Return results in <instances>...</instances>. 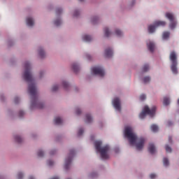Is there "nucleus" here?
Here are the masks:
<instances>
[{"label":"nucleus","instance_id":"f257e3e1","mask_svg":"<svg viewBox=\"0 0 179 179\" xmlns=\"http://www.w3.org/2000/svg\"><path fill=\"white\" fill-rule=\"evenodd\" d=\"M24 67L25 69V71L23 74L24 80H25L26 82L29 83V87H28V92L29 94L31 96V108H39L43 109L44 107V104L41 102L38 101V94H37V89L36 86L35 85L31 70V66L30 64L28 62H26L24 64Z\"/></svg>","mask_w":179,"mask_h":179},{"label":"nucleus","instance_id":"f03ea898","mask_svg":"<svg viewBox=\"0 0 179 179\" xmlns=\"http://www.w3.org/2000/svg\"><path fill=\"white\" fill-rule=\"evenodd\" d=\"M124 136L128 138L129 144L131 145H135L137 150H142L144 148L145 138H137V136L135 133L133 132V129L130 127H127L124 128Z\"/></svg>","mask_w":179,"mask_h":179},{"label":"nucleus","instance_id":"7ed1b4c3","mask_svg":"<svg viewBox=\"0 0 179 179\" xmlns=\"http://www.w3.org/2000/svg\"><path fill=\"white\" fill-rule=\"evenodd\" d=\"M102 146V142L101 141H96L95 142V148L96 152L100 153L101 158L102 159L106 160L107 159H109V151H110V146L106 145L105 146Z\"/></svg>","mask_w":179,"mask_h":179},{"label":"nucleus","instance_id":"20e7f679","mask_svg":"<svg viewBox=\"0 0 179 179\" xmlns=\"http://www.w3.org/2000/svg\"><path fill=\"white\" fill-rule=\"evenodd\" d=\"M156 106H152V108H149V106H144L142 113H140V119L143 120L147 115H148L150 117H153L155 113H156Z\"/></svg>","mask_w":179,"mask_h":179},{"label":"nucleus","instance_id":"39448f33","mask_svg":"<svg viewBox=\"0 0 179 179\" xmlns=\"http://www.w3.org/2000/svg\"><path fill=\"white\" fill-rule=\"evenodd\" d=\"M169 61L171 62V69L173 73L177 74L178 70H177V55L174 51L171 52L169 55Z\"/></svg>","mask_w":179,"mask_h":179},{"label":"nucleus","instance_id":"423d86ee","mask_svg":"<svg viewBox=\"0 0 179 179\" xmlns=\"http://www.w3.org/2000/svg\"><path fill=\"white\" fill-rule=\"evenodd\" d=\"M166 17L169 20V29L173 30L177 26V21L176 20L175 16L173 13H166Z\"/></svg>","mask_w":179,"mask_h":179},{"label":"nucleus","instance_id":"0eeeda50","mask_svg":"<svg viewBox=\"0 0 179 179\" xmlns=\"http://www.w3.org/2000/svg\"><path fill=\"white\" fill-rule=\"evenodd\" d=\"M166 24V22L164 21H157L155 22L154 25H150L148 26V33L152 34L155 32V29H156L157 27H159L160 26H165Z\"/></svg>","mask_w":179,"mask_h":179},{"label":"nucleus","instance_id":"6e6552de","mask_svg":"<svg viewBox=\"0 0 179 179\" xmlns=\"http://www.w3.org/2000/svg\"><path fill=\"white\" fill-rule=\"evenodd\" d=\"M75 156V151L74 150H71L70 152L69 153V156L65 159V169L67 170L69 169L70 164H71L72 158Z\"/></svg>","mask_w":179,"mask_h":179},{"label":"nucleus","instance_id":"1a4fd4ad","mask_svg":"<svg viewBox=\"0 0 179 179\" xmlns=\"http://www.w3.org/2000/svg\"><path fill=\"white\" fill-rule=\"evenodd\" d=\"M92 72H93L94 74L99 76L100 77H103L105 76L104 69H102L101 66H95L92 67L91 69Z\"/></svg>","mask_w":179,"mask_h":179},{"label":"nucleus","instance_id":"9d476101","mask_svg":"<svg viewBox=\"0 0 179 179\" xmlns=\"http://www.w3.org/2000/svg\"><path fill=\"white\" fill-rule=\"evenodd\" d=\"M113 105L114 106L115 109L117 111H121V103L119 98H115L113 101Z\"/></svg>","mask_w":179,"mask_h":179},{"label":"nucleus","instance_id":"9b49d317","mask_svg":"<svg viewBox=\"0 0 179 179\" xmlns=\"http://www.w3.org/2000/svg\"><path fill=\"white\" fill-rule=\"evenodd\" d=\"M148 152H150V155H154V153L156 152V148L153 143H150L148 145Z\"/></svg>","mask_w":179,"mask_h":179},{"label":"nucleus","instance_id":"f8f14e48","mask_svg":"<svg viewBox=\"0 0 179 179\" xmlns=\"http://www.w3.org/2000/svg\"><path fill=\"white\" fill-rule=\"evenodd\" d=\"M113 56V50L110 48H108L105 50V57L110 58Z\"/></svg>","mask_w":179,"mask_h":179},{"label":"nucleus","instance_id":"ddd939ff","mask_svg":"<svg viewBox=\"0 0 179 179\" xmlns=\"http://www.w3.org/2000/svg\"><path fill=\"white\" fill-rule=\"evenodd\" d=\"M148 49L150 52H153L155 50V43L153 42H150L147 43Z\"/></svg>","mask_w":179,"mask_h":179},{"label":"nucleus","instance_id":"4468645a","mask_svg":"<svg viewBox=\"0 0 179 179\" xmlns=\"http://www.w3.org/2000/svg\"><path fill=\"white\" fill-rule=\"evenodd\" d=\"M34 24V22L31 17L27 18V26L32 27Z\"/></svg>","mask_w":179,"mask_h":179},{"label":"nucleus","instance_id":"2eb2a0df","mask_svg":"<svg viewBox=\"0 0 179 179\" xmlns=\"http://www.w3.org/2000/svg\"><path fill=\"white\" fill-rule=\"evenodd\" d=\"M163 104L165 106H168L169 105H170V99L168 96L164 97Z\"/></svg>","mask_w":179,"mask_h":179},{"label":"nucleus","instance_id":"dca6fc26","mask_svg":"<svg viewBox=\"0 0 179 179\" xmlns=\"http://www.w3.org/2000/svg\"><path fill=\"white\" fill-rule=\"evenodd\" d=\"M54 123H55V124H57V125L62 124V119H61V118L59 117H57L55 118V120H54Z\"/></svg>","mask_w":179,"mask_h":179},{"label":"nucleus","instance_id":"f3484780","mask_svg":"<svg viewBox=\"0 0 179 179\" xmlns=\"http://www.w3.org/2000/svg\"><path fill=\"white\" fill-rule=\"evenodd\" d=\"M83 41H86L87 43H90L92 41V36L89 35H84V36H83Z\"/></svg>","mask_w":179,"mask_h":179},{"label":"nucleus","instance_id":"a211bd4d","mask_svg":"<svg viewBox=\"0 0 179 179\" xmlns=\"http://www.w3.org/2000/svg\"><path fill=\"white\" fill-rule=\"evenodd\" d=\"M170 37V32L169 31H164L162 34V39L167 40Z\"/></svg>","mask_w":179,"mask_h":179},{"label":"nucleus","instance_id":"6ab92c4d","mask_svg":"<svg viewBox=\"0 0 179 179\" xmlns=\"http://www.w3.org/2000/svg\"><path fill=\"white\" fill-rule=\"evenodd\" d=\"M103 32L105 33V37L108 38L111 35V32L109 31V29L107 27L103 29Z\"/></svg>","mask_w":179,"mask_h":179},{"label":"nucleus","instance_id":"aec40b11","mask_svg":"<svg viewBox=\"0 0 179 179\" xmlns=\"http://www.w3.org/2000/svg\"><path fill=\"white\" fill-rule=\"evenodd\" d=\"M38 52H39V56L41 58H43L45 57V52H44L43 49L40 48Z\"/></svg>","mask_w":179,"mask_h":179},{"label":"nucleus","instance_id":"412c9836","mask_svg":"<svg viewBox=\"0 0 179 179\" xmlns=\"http://www.w3.org/2000/svg\"><path fill=\"white\" fill-rule=\"evenodd\" d=\"M72 69L74 71V72L76 73L78 71H79V66H78L76 64H73L72 65Z\"/></svg>","mask_w":179,"mask_h":179},{"label":"nucleus","instance_id":"4be33fe9","mask_svg":"<svg viewBox=\"0 0 179 179\" xmlns=\"http://www.w3.org/2000/svg\"><path fill=\"white\" fill-rule=\"evenodd\" d=\"M150 129L152 131V132L156 133L158 131L159 128L156 124H152V126H150Z\"/></svg>","mask_w":179,"mask_h":179},{"label":"nucleus","instance_id":"5701e85b","mask_svg":"<svg viewBox=\"0 0 179 179\" xmlns=\"http://www.w3.org/2000/svg\"><path fill=\"white\" fill-rule=\"evenodd\" d=\"M85 122H86V123H88V124L92 122V117H91L90 115H89V114L86 115V119H85Z\"/></svg>","mask_w":179,"mask_h":179},{"label":"nucleus","instance_id":"b1692460","mask_svg":"<svg viewBox=\"0 0 179 179\" xmlns=\"http://www.w3.org/2000/svg\"><path fill=\"white\" fill-rule=\"evenodd\" d=\"M15 141L17 143H20L22 142V138L19 136H15Z\"/></svg>","mask_w":179,"mask_h":179},{"label":"nucleus","instance_id":"393cba45","mask_svg":"<svg viewBox=\"0 0 179 179\" xmlns=\"http://www.w3.org/2000/svg\"><path fill=\"white\" fill-rule=\"evenodd\" d=\"M150 80H151V78L149 76H145L143 79V83H148Z\"/></svg>","mask_w":179,"mask_h":179},{"label":"nucleus","instance_id":"a878e982","mask_svg":"<svg viewBox=\"0 0 179 179\" xmlns=\"http://www.w3.org/2000/svg\"><path fill=\"white\" fill-rule=\"evenodd\" d=\"M164 166H169V159L166 157H164L163 159Z\"/></svg>","mask_w":179,"mask_h":179},{"label":"nucleus","instance_id":"bb28decb","mask_svg":"<svg viewBox=\"0 0 179 179\" xmlns=\"http://www.w3.org/2000/svg\"><path fill=\"white\" fill-rule=\"evenodd\" d=\"M149 71V65L145 64L143 67V72H147Z\"/></svg>","mask_w":179,"mask_h":179},{"label":"nucleus","instance_id":"cd10ccee","mask_svg":"<svg viewBox=\"0 0 179 179\" xmlns=\"http://www.w3.org/2000/svg\"><path fill=\"white\" fill-rule=\"evenodd\" d=\"M54 24H55V26H57V27L60 26V24H61V20L58 19V20H55Z\"/></svg>","mask_w":179,"mask_h":179},{"label":"nucleus","instance_id":"c85d7f7f","mask_svg":"<svg viewBox=\"0 0 179 179\" xmlns=\"http://www.w3.org/2000/svg\"><path fill=\"white\" fill-rule=\"evenodd\" d=\"M115 33L117 36H121L123 34V33L120 29H116Z\"/></svg>","mask_w":179,"mask_h":179},{"label":"nucleus","instance_id":"c756f323","mask_svg":"<svg viewBox=\"0 0 179 179\" xmlns=\"http://www.w3.org/2000/svg\"><path fill=\"white\" fill-rule=\"evenodd\" d=\"M97 21H98V17H94L91 20V22L93 23V24H95L96 23H97Z\"/></svg>","mask_w":179,"mask_h":179},{"label":"nucleus","instance_id":"7c9ffc66","mask_svg":"<svg viewBox=\"0 0 179 179\" xmlns=\"http://www.w3.org/2000/svg\"><path fill=\"white\" fill-rule=\"evenodd\" d=\"M62 85H63L64 89L65 90H67L69 87V85L65 81H63Z\"/></svg>","mask_w":179,"mask_h":179},{"label":"nucleus","instance_id":"2f4dec72","mask_svg":"<svg viewBox=\"0 0 179 179\" xmlns=\"http://www.w3.org/2000/svg\"><path fill=\"white\" fill-rule=\"evenodd\" d=\"M166 152H172V148H170L168 145H166Z\"/></svg>","mask_w":179,"mask_h":179},{"label":"nucleus","instance_id":"473e14b6","mask_svg":"<svg viewBox=\"0 0 179 179\" xmlns=\"http://www.w3.org/2000/svg\"><path fill=\"white\" fill-rule=\"evenodd\" d=\"M43 156H44L43 151H41V150L38 151V157H43Z\"/></svg>","mask_w":179,"mask_h":179},{"label":"nucleus","instance_id":"72a5a7b5","mask_svg":"<svg viewBox=\"0 0 179 179\" xmlns=\"http://www.w3.org/2000/svg\"><path fill=\"white\" fill-rule=\"evenodd\" d=\"M59 89L58 85H53V87H52V92H57Z\"/></svg>","mask_w":179,"mask_h":179},{"label":"nucleus","instance_id":"f704fd0d","mask_svg":"<svg viewBox=\"0 0 179 179\" xmlns=\"http://www.w3.org/2000/svg\"><path fill=\"white\" fill-rule=\"evenodd\" d=\"M83 132H84L83 129H80L79 131H78V136H81L82 134H83Z\"/></svg>","mask_w":179,"mask_h":179},{"label":"nucleus","instance_id":"c9c22d12","mask_svg":"<svg viewBox=\"0 0 179 179\" xmlns=\"http://www.w3.org/2000/svg\"><path fill=\"white\" fill-rule=\"evenodd\" d=\"M22 178H23V174L21 172H19L18 174L17 175V178L22 179Z\"/></svg>","mask_w":179,"mask_h":179},{"label":"nucleus","instance_id":"e433bc0d","mask_svg":"<svg viewBox=\"0 0 179 179\" xmlns=\"http://www.w3.org/2000/svg\"><path fill=\"white\" fill-rule=\"evenodd\" d=\"M47 164H48V166H53L54 162H53V161H52V160H49V161H48Z\"/></svg>","mask_w":179,"mask_h":179},{"label":"nucleus","instance_id":"4c0bfd02","mask_svg":"<svg viewBox=\"0 0 179 179\" xmlns=\"http://www.w3.org/2000/svg\"><path fill=\"white\" fill-rule=\"evenodd\" d=\"M145 99H146V95H145V94L141 95L140 100L141 101H144Z\"/></svg>","mask_w":179,"mask_h":179},{"label":"nucleus","instance_id":"58836bf2","mask_svg":"<svg viewBox=\"0 0 179 179\" xmlns=\"http://www.w3.org/2000/svg\"><path fill=\"white\" fill-rule=\"evenodd\" d=\"M61 13H62V10L61 8H57L56 10L57 15H60Z\"/></svg>","mask_w":179,"mask_h":179},{"label":"nucleus","instance_id":"ea45409f","mask_svg":"<svg viewBox=\"0 0 179 179\" xmlns=\"http://www.w3.org/2000/svg\"><path fill=\"white\" fill-rule=\"evenodd\" d=\"M79 15H80L79 11H78V10H75V11H74L73 16H74L75 17H77Z\"/></svg>","mask_w":179,"mask_h":179},{"label":"nucleus","instance_id":"a19ab883","mask_svg":"<svg viewBox=\"0 0 179 179\" xmlns=\"http://www.w3.org/2000/svg\"><path fill=\"white\" fill-rule=\"evenodd\" d=\"M23 115H24V112H23L22 110H20L19 112V117H22Z\"/></svg>","mask_w":179,"mask_h":179},{"label":"nucleus","instance_id":"79ce46f5","mask_svg":"<svg viewBox=\"0 0 179 179\" xmlns=\"http://www.w3.org/2000/svg\"><path fill=\"white\" fill-rule=\"evenodd\" d=\"M76 115L81 114V110H80L79 108L76 109Z\"/></svg>","mask_w":179,"mask_h":179},{"label":"nucleus","instance_id":"37998d69","mask_svg":"<svg viewBox=\"0 0 179 179\" xmlns=\"http://www.w3.org/2000/svg\"><path fill=\"white\" fill-rule=\"evenodd\" d=\"M150 179H155L156 178V174L152 173L150 175Z\"/></svg>","mask_w":179,"mask_h":179},{"label":"nucleus","instance_id":"c03bdc74","mask_svg":"<svg viewBox=\"0 0 179 179\" xmlns=\"http://www.w3.org/2000/svg\"><path fill=\"white\" fill-rule=\"evenodd\" d=\"M97 176V174H96V173H93L90 174V178H93L94 177H96Z\"/></svg>","mask_w":179,"mask_h":179},{"label":"nucleus","instance_id":"a18cd8bd","mask_svg":"<svg viewBox=\"0 0 179 179\" xmlns=\"http://www.w3.org/2000/svg\"><path fill=\"white\" fill-rule=\"evenodd\" d=\"M14 102H15V103H18V102H19V98H18V97H15V99H14Z\"/></svg>","mask_w":179,"mask_h":179},{"label":"nucleus","instance_id":"49530a36","mask_svg":"<svg viewBox=\"0 0 179 179\" xmlns=\"http://www.w3.org/2000/svg\"><path fill=\"white\" fill-rule=\"evenodd\" d=\"M169 143H172V137L171 136H169Z\"/></svg>","mask_w":179,"mask_h":179},{"label":"nucleus","instance_id":"de8ad7c7","mask_svg":"<svg viewBox=\"0 0 179 179\" xmlns=\"http://www.w3.org/2000/svg\"><path fill=\"white\" fill-rule=\"evenodd\" d=\"M172 126V122H168V127Z\"/></svg>","mask_w":179,"mask_h":179},{"label":"nucleus","instance_id":"09e8293b","mask_svg":"<svg viewBox=\"0 0 179 179\" xmlns=\"http://www.w3.org/2000/svg\"><path fill=\"white\" fill-rule=\"evenodd\" d=\"M55 151L52 150V151H51V152H50V154L51 155H53L55 154Z\"/></svg>","mask_w":179,"mask_h":179},{"label":"nucleus","instance_id":"8fccbe9b","mask_svg":"<svg viewBox=\"0 0 179 179\" xmlns=\"http://www.w3.org/2000/svg\"><path fill=\"white\" fill-rule=\"evenodd\" d=\"M87 57H88V59H90V55H87Z\"/></svg>","mask_w":179,"mask_h":179},{"label":"nucleus","instance_id":"3c124183","mask_svg":"<svg viewBox=\"0 0 179 179\" xmlns=\"http://www.w3.org/2000/svg\"><path fill=\"white\" fill-rule=\"evenodd\" d=\"M29 179H34L32 176L29 177Z\"/></svg>","mask_w":179,"mask_h":179},{"label":"nucleus","instance_id":"603ef678","mask_svg":"<svg viewBox=\"0 0 179 179\" xmlns=\"http://www.w3.org/2000/svg\"><path fill=\"white\" fill-rule=\"evenodd\" d=\"M52 179H59V178L55 177V178H52Z\"/></svg>","mask_w":179,"mask_h":179},{"label":"nucleus","instance_id":"864d4df0","mask_svg":"<svg viewBox=\"0 0 179 179\" xmlns=\"http://www.w3.org/2000/svg\"><path fill=\"white\" fill-rule=\"evenodd\" d=\"M42 72L40 73V77H42Z\"/></svg>","mask_w":179,"mask_h":179},{"label":"nucleus","instance_id":"5fc2aeb1","mask_svg":"<svg viewBox=\"0 0 179 179\" xmlns=\"http://www.w3.org/2000/svg\"><path fill=\"white\" fill-rule=\"evenodd\" d=\"M79 1H80V2H83V1H84V0H79Z\"/></svg>","mask_w":179,"mask_h":179},{"label":"nucleus","instance_id":"6e6d98bb","mask_svg":"<svg viewBox=\"0 0 179 179\" xmlns=\"http://www.w3.org/2000/svg\"><path fill=\"white\" fill-rule=\"evenodd\" d=\"M178 104L179 105V99H178Z\"/></svg>","mask_w":179,"mask_h":179},{"label":"nucleus","instance_id":"4d7b16f0","mask_svg":"<svg viewBox=\"0 0 179 179\" xmlns=\"http://www.w3.org/2000/svg\"><path fill=\"white\" fill-rule=\"evenodd\" d=\"M178 113H179V109H178Z\"/></svg>","mask_w":179,"mask_h":179}]
</instances>
